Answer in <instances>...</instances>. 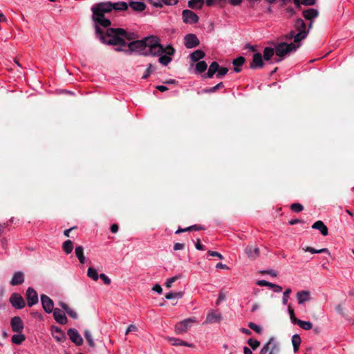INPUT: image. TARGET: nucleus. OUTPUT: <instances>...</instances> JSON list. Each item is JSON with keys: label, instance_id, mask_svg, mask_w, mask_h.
Masks as SVG:
<instances>
[{"label": "nucleus", "instance_id": "obj_31", "mask_svg": "<svg viewBox=\"0 0 354 354\" xmlns=\"http://www.w3.org/2000/svg\"><path fill=\"white\" fill-rule=\"evenodd\" d=\"M274 49L270 47H266L264 49L263 51V59L266 61H268L270 59V58L274 55Z\"/></svg>", "mask_w": 354, "mask_h": 354}, {"label": "nucleus", "instance_id": "obj_18", "mask_svg": "<svg viewBox=\"0 0 354 354\" xmlns=\"http://www.w3.org/2000/svg\"><path fill=\"white\" fill-rule=\"evenodd\" d=\"M24 281V275L21 272H16L10 281L12 286H17L23 283Z\"/></svg>", "mask_w": 354, "mask_h": 354}, {"label": "nucleus", "instance_id": "obj_59", "mask_svg": "<svg viewBox=\"0 0 354 354\" xmlns=\"http://www.w3.org/2000/svg\"><path fill=\"white\" fill-rule=\"evenodd\" d=\"M304 5L313 6L315 3V0H301Z\"/></svg>", "mask_w": 354, "mask_h": 354}, {"label": "nucleus", "instance_id": "obj_25", "mask_svg": "<svg viewBox=\"0 0 354 354\" xmlns=\"http://www.w3.org/2000/svg\"><path fill=\"white\" fill-rule=\"evenodd\" d=\"M207 6H218L224 8L226 5V0H205Z\"/></svg>", "mask_w": 354, "mask_h": 354}, {"label": "nucleus", "instance_id": "obj_20", "mask_svg": "<svg viewBox=\"0 0 354 354\" xmlns=\"http://www.w3.org/2000/svg\"><path fill=\"white\" fill-rule=\"evenodd\" d=\"M168 341L174 346H184L187 347H193L194 345L183 340L174 337H167Z\"/></svg>", "mask_w": 354, "mask_h": 354}, {"label": "nucleus", "instance_id": "obj_39", "mask_svg": "<svg viewBox=\"0 0 354 354\" xmlns=\"http://www.w3.org/2000/svg\"><path fill=\"white\" fill-rule=\"evenodd\" d=\"M248 327L259 334L262 332V328L253 322H249Z\"/></svg>", "mask_w": 354, "mask_h": 354}, {"label": "nucleus", "instance_id": "obj_9", "mask_svg": "<svg viewBox=\"0 0 354 354\" xmlns=\"http://www.w3.org/2000/svg\"><path fill=\"white\" fill-rule=\"evenodd\" d=\"M26 296L29 307L32 306L38 302L37 293L32 288L30 287L27 289Z\"/></svg>", "mask_w": 354, "mask_h": 354}, {"label": "nucleus", "instance_id": "obj_15", "mask_svg": "<svg viewBox=\"0 0 354 354\" xmlns=\"http://www.w3.org/2000/svg\"><path fill=\"white\" fill-rule=\"evenodd\" d=\"M297 299L299 305L311 299L310 293L308 290H301L297 293Z\"/></svg>", "mask_w": 354, "mask_h": 354}, {"label": "nucleus", "instance_id": "obj_28", "mask_svg": "<svg viewBox=\"0 0 354 354\" xmlns=\"http://www.w3.org/2000/svg\"><path fill=\"white\" fill-rule=\"evenodd\" d=\"M171 55H168L166 53H162L161 55H158L160 57L158 59L159 62L164 66H167L171 61Z\"/></svg>", "mask_w": 354, "mask_h": 354}, {"label": "nucleus", "instance_id": "obj_53", "mask_svg": "<svg viewBox=\"0 0 354 354\" xmlns=\"http://www.w3.org/2000/svg\"><path fill=\"white\" fill-rule=\"evenodd\" d=\"M137 330H138V328L135 325L131 324L128 326V328L125 332V334L127 335L130 332L137 331Z\"/></svg>", "mask_w": 354, "mask_h": 354}, {"label": "nucleus", "instance_id": "obj_7", "mask_svg": "<svg viewBox=\"0 0 354 354\" xmlns=\"http://www.w3.org/2000/svg\"><path fill=\"white\" fill-rule=\"evenodd\" d=\"M185 46L187 48H193L200 44V41L194 34H187L184 37Z\"/></svg>", "mask_w": 354, "mask_h": 354}, {"label": "nucleus", "instance_id": "obj_10", "mask_svg": "<svg viewBox=\"0 0 354 354\" xmlns=\"http://www.w3.org/2000/svg\"><path fill=\"white\" fill-rule=\"evenodd\" d=\"M41 301L42 307L46 313H50L53 310L54 304L49 297L45 295H41Z\"/></svg>", "mask_w": 354, "mask_h": 354}, {"label": "nucleus", "instance_id": "obj_4", "mask_svg": "<svg viewBox=\"0 0 354 354\" xmlns=\"http://www.w3.org/2000/svg\"><path fill=\"white\" fill-rule=\"evenodd\" d=\"M197 323V319L195 317H189L178 322L175 326V332L176 334H183L192 327V326Z\"/></svg>", "mask_w": 354, "mask_h": 354}, {"label": "nucleus", "instance_id": "obj_2", "mask_svg": "<svg viewBox=\"0 0 354 354\" xmlns=\"http://www.w3.org/2000/svg\"><path fill=\"white\" fill-rule=\"evenodd\" d=\"M128 50L125 52H137L144 55H160L162 53L174 55V48L171 46L164 48L159 43V39L155 36L147 37L140 40L132 41L128 44Z\"/></svg>", "mask_w": 354, "mask_h": 354}, {"label": "nucleus", "instance_id": "obj_22", "mask_svg": "<svg viewBox=\"0 0 354 354\" xmlns=\"http://www.w3.org/2000/svg\"><path fill=\"white\" fill-rule=\"evenodd\" d=\"M269 353L268 354H278L279 352V344L274 341V338H270L268 341Z\"/></svg>", "mask_w": 354, "mask_h": 354}, {"label": "nucleus", "instance_id": "obj_17", "mask_svg": "<svg viewBox=\"0 0 354 354\" xmlns=\"http://www.w3.org/2000/svg\"><path fill=\"white\" fill-rule=\"evenodd\" d=\"M312 228L319 230L323 236H327L328 234L327 226L322 221H317L314 223Z\"/></svg>", "mask_w": 354, "mask_h": 354}, {"label": "nucleus", "instance_id": "obj_46", "mask_svg": "<svg viewBox=\"0 0 354 354\" xmlns=\"http://www.w3.org/2000/svg\"><path fill=\"white\" fill-rule=\"evenodd\" d=\"M178 279V276H174L173 277L168 279L165 283L166 287L169 288H171L172 283L174 282H175Z\"/></svg>", "mask_w": 354, "mask_h": 354}, {"label": "nucleus", "instance_id": "obj_56", "mask_svg": "<svg viewBox=\"0 0 354 354\" xmlns=\"http://www.w3.org/2000/svg\"><path fill=\"white\" fill-rule=\"evenodd\" d=\"M268 352H269L268 342L263 346V347L261 348L259 354H267Z\"/></svg>", "mask_w": 354, "mask_h": 354}, {"label": "nucleus", "instance_id": "obj_16", "mask_svg": "<svg viewBox=\"0 0 354 354\" xmlns=\"http://www.w3.org/2000/svg\"><path fill=\"white\" fill-rule=\"evenodd\" d=\"M263 66L262 55L259 53L253 55L252 61L250 64L251 68H261Z\"/></svg>", "mask_w": 354, "mask_h": 354}, {"label": "nucleus", "instance_id": "obj_41", "mask_svg": "<svg viewBox=\"0 0 354 354\" xmlns=\"http://www.w3.org/2000/svg\"><path fill=\"white\" fill-rule=\"evenodd\" d=\"M292 290L290 288H287L284 292H283V300H282V302H283V305H287L288 304V297H289V295L291 293Z\"/></svg>", "mask_w": 354, "mask_h": 354}, {"label": "nucleus", "instance_id": "obj_63", "mask_svg": "<svg viewBox=\"0 0 354 354\" xmlns=\"http://www.w3.org/2000/svg\"><path fill=\"white\" fill-rule=\"evenodd\" d=\"M111 231L113 233H116V232L118 231V225H116V224H113V225L111 226Z\"/></svg>", "mask_w": 354, "mask_h": 354}, {"label": "nucleus", "instance_id": "obj_21", "mask_svg": "<svg viewBox=\"0 0 354 354\" xmlns=\"http://www.w3.org/2000/svg\"><path fill=\"white\" fill-rule=\"evenodd\" d=\"M205 56V53L202 50H196L189 55V57L192 62H196L203 59Z\"/></svg>", "mask_w": 354, "mask_h": 354}, {"label": "nucleus", "instance_id": "obj_34", "mask_svg": "<svg viewBox=\"0 0 354 354\" xmlns=\"http://www.w3.org/2000/svg\"><path fill=\"white\" fill-rule=\"evenodd\" d=\"M306 252H309L312 254H319V253H328L330 254L327 248H322L320 250H316L312 247H307L304 249Z\"/></svg>", "mask_w": 354, "mask_h": 354}, {"label": "nucleus", "instance_id": "obj_42", "mask_svg": "<svg viewBox=\"0 0 354 354\" xmlns=\"http://www.w3.org/2000/svg\"><path fill=\"white\" fill-rule=\"evenodd\" d=\"M291 209L295 212H301L304 209V207L300 203H292L290 206Z\"/></svg>", "mask_w": 354, "mask_h": 354}, {"label": "nucleus", "instance_id": "obj_14", "mask_svg": "<svg viewBox=\"0 0 354 354\" xmlns=\"http://www.w3.org/2000/svg\"><path fill=\"white\" fill-rule=\"evenodd\" d=\"M53 316L57 322L60 324H66L67 323V317L65 313L59 308L54 309Z\"/></svg>", "mask_w": 354, "mask_h": 354}, {"label": "nucleus", "instance_id": "obj_48", "mask_svg": "<svg viewBox=\"0 0 354 354\" xmlns=\"http://www.w3.org/2000/svg\"><path fill=\"white\" fill-rule=\"evenodd\" d=\"M207 254L212 257H216L220 259H223V258H224L223 256L221 253L216 252V251L209 250L207 252Z\"/></svg>", "mask_w": 354, "mask_h": 354}, {"label": "nucleus", "instance_id": "obj_19", "mask_svg": "<svg viewBox=\"0 0 354 354\" xmlns=\"http://www.w3.org/2000/svg\"><path fill=\"white\" fill-rule=\"evenodd\" d=\"M128 6L136 12H142L146 8V5L142 1H130Z\"/></svg>", "mask_w": 354, "mask_h": 354}, {"label": "nucleus", "instance_id": "obj_1", "mask_svg": "<svg viewBox=\"0 0 354 354\" xmlns=\"http://www.w3.org/2000/svg\"><path fill=\"white\" fill-rule=\"evenodd\" d=\"M128 7L127 3L124 1L100 2L91 7L95 34L102 43L112 46H125L127 41H131L134 39L133 33L127 32L122 28H107L111 23L106 15L112 10L117 12L127 10Z\"/></svg>", "mask_w": 354, "mask_h": 354}, {"label": "nucleus", "instance_id": "obj_51", "mask_svg": "<svg viewBox=\"0 0 354 354\" xmlns=\"http://www.w3.org/2000/svg\"><path fill=\"white\" fill-rule=\"evenodd\" d=\"M154 68L151 64H149L145 73L142 76V79H146L148 77V76L150 75L152 71H153Z\"/></svg>", "mask_w": 354, "mask_h": 354}, {"label": "nucleus", "instance_id": "obj_32", "mask_svg": "<svg viewBox=\"0 0 354 354\" xmlns=\"http://www.w3.org/2000/svg\"><path fill=\"white\" fill-rule=\"evenodd\" d=\"M87 276L94 281H97L99 279V274L95 268L90 267L87 270Z\"/></svg>", "mask_w": 354, "mask_h": 354}, {"label": "nucleus", "instance_id": "obj_27", "mask_svg": "<svg viewBox=\"0 0 354 354\" xmlns=\"http://www.w3.org/2000/svg\"><path fill=\"white\" fill-rule=\"evenodd\" d=\"M245 62L243 57H239L233 60V65L234 66V71L236 73L241 71L240 66H241Z\"/></svg>", "mask_w": 354, "mask_h": 354}, {"label": "nucleus", "instance_id": "obj_55", "mask_svg": "<svg viewBox=\"0 0 354 354\" xmlns=\"http://www.w3.org/2000/svg\"><path fill=\"white\" fill-rule=\"evenodd\" d=\"M66 313L73 319L77 318V314L76 313V312L70 308L67 309Z\"/></svg>", "mask_w": 354, "mask_h": 354}, {"label": "nucleus", "instance_id": "obj_6", "mask_svg": "<svg viewBox=\"0 0 354 354\" xmlns=\"http://www.w3.org/2000/svg\"><path fill=\"white\" fill-rule=\"evenodd\" d=\"M10 326L12 330L17 333H22L24 328V322L21 317L18 316H15L11 319Z\"/></svg>", "mask_w": 354, "mask_h": 354}, {"label": "nucleus", "instance_id": "obj_64", "mask_svg": "<svg viewBox=\"0 0 354 354\" xmlns=\"http://www.w3.org/2000/svg\"><path fill=\"white\" fill-rule=\"evenodd\" d=\"M214 74H215L214 72H213V71H210L209 69H208V71L205 75V77H207V78H212L214 76Z\"/></svg>", "mask_w": 354, "mask_h": 354}, {"label": "nucleus", "instance_id": "obj_45", "mask_svg": "<svg viewBox=\"0 0 354 354\" xmlns=\"http://www.w3.org/2000/svg\"><path fill=\"white\" fill-rule=\"evenodd\" d=\"M227 72H228V68H226V67H220L219 66V69L218 71L216 76L218 77H222L224 75H225Z\"/></svg>", "mask_w": 354, "mask_h": 354}, {"label": "nucleus", "instance_id": "obj_60", "mask_svg": "<svg viewBox=\"0 0 354 354\" xmlns=\"http://www.w3.org/2000/svg\"><path fill=\"white\" fill-rule=\"evenodd\" d=\"M216 268L217 269H224V270H228L229 269V267L227 265L223 264L222 263H218L216 265Z\"/></svg>", "mask_w": 354, "mask_h": 354}, {"label": "nucleus", "instance_id": "obj_12", "mask_svg": "<svg viewBox=\"0 0 354 354\" xmlns=\"http://www.w3.org/2000/svg\"><path fill=\"white\" fill-rule=\"evenodd\" d=\"M222 319V315L220 313L215 310L209 311L206 317L204 324H212L219 322Z\"/></svg>", "mask_w": 354, "mask_h": 354}, {"label": "nucleus", "instance_id": "obj_47", "mask_svg": "<svg viewBox=\"0 0 354 354\" xmlns=\"http://www.w3.org/2000/svg\"><path fill=\"white\" fill-rule=\"evenodd\" d=\"M209 69L213 72H214L215 73L217 72L218 73V71L219 69V65L216 62H213L209 67Z\"/></svg>", "mask_w": 354, "mask_h": 354}, {"label": "nucleus", "instance_id": "obj_5", "mask_svg": "<svg viewBox=\"0 0 354 354\" xmlns=\"http://www.w3.org/2000/svg\"><path fill=\"white\" fill-rule=\"evenodd\" d=\"M183 21L187 24H193L198 21V16L190 10H184L182 12Z\"/></svg>", "mask_w": 354, "mask_h": 354}, {"label": "nucleus", "instance_id": "obj_37", "mask_svg": "<svg viewBox=\"0 0 354 354\" xmlns=\"http://www.w3.org/2000/svg\"><path fill=\"white\" fill-rule=\"evenodd\" d=\"M84 337L91 347H95V342L92 335L88 330H85L84 332Z\"/></svg>", "mask_w": 354, "mask_h": 354}, {"label": "nucleus", "instance_id": "obj_23", "mask_svg": "<svg viewBox=\"0 0 354 354\" xmlns=\"http://www.w3.org/2000/svg\"><path fill=\"white\" fill-rule=\"evenodd\" d=\"M75 253L76 257H77L80 263L84 264L86 262V258L84 255V248L82 246L79 245L75 248Z\"/></svg>", "mask_w": 354, "mask_h": 354}, {"label": "nucleus", "instance_id": "obj_30", "mask_svg": "<svg viewBox=\"0 0 354 354\" xmlns=\"http://www.w3.org/2000/svg\"><path fill=\"white\" fill-rule=\"evenodd\" d=\"M301 337L299 335L295 334L292 337V344L295 352H297L299 345L301 344Z\"/></svg>", "mask_w": 354, "mask_h": 354}, {"label": "nucleus", "instance_id": "obj_62", "mask_svg": "<svg viewBox=\"0 0 354 354\" xmlns=\"http://www.w3.org/2000/svg\"><path fill=\"white\" fill-rule=\"evenodd\" d=\"M257 284L261 286H268V282L266 280H259L257 282Z\"/></svg>", "mask_w": 354, "mask_h": 354}, {"label": "nucleus", "instance_id": "obj_26", "mask_svg": "<svg viewBox=\"0 0 354 354\" xmlns=\"http://www.w3.org/2000/svg\"><path fill=\"white\" fill-rule=\"evenodd\" d=\"M204 3V0H189L188 1V6L192 9H201Z\"/></svg>", "mask_w": 354, "mask_h": 354}, {"label": "nucleus", "instance_id": "obj_57", "mask_svg": "<svg viewBox=\"0 0 354 354\" xmlns=\"http://www.w3.org/2000/svg\"><path fill=\"white\" fill-rule=\"evenodd\" d=\"M152 290L155 292H157L159 294H161L162 292V289L159 284H156L153 286Z\"/></svg>", "mask_w": 354, "mask_h": 354}, {"label": "nucleus", "instance_id": "obj_11", "mask_svg": "<svg viewBox=\"0 0 354 354\" xmlns=\"http://www.w3.org/2000/svg\"><path fill=\"white\" fill-rule=\"evenodd\" d=\"M68 335L70 339L76 345L80 346L83 344V339L76 329L69 328L68 330Z\"/></svg>", "mask_w": 354, "mask_h": 354}, {"label": "nucleus", "instance_id": "obj_36", "mask_svg": "<svg viewBox=\"0 0 354 354\" xmlns=\"http://www.w3.org/2000/svg\"><path fill=\"white\" fill-rule=\"evenodd\" d=\"M297 324L306 330H310L313 328V324L310 322L308 321L299 320L297 321Z\"/></svg>", "mask_w": 354, "mask_h": 354}, {"label": "nucleus", "instance_id": "obj_61", "mask_svg": "<svg viewBox=\"0 0 354 354\" xmlns=\"http://www.w3.org/2000/svg\"><path fill=\"white\" fill-rule=\"evenodd\" d=\"M195 247L198 250H204V246H203V245H202L201 243L200 239H198L197 242L195 244Z\"/></svg>", "mask_w": 354, "mask_h": 354}, {"label": "nucleus", "instance_id": "obj_49", "mask_svg": "<svg viewBox=\"0 0 354 354\" xmlns=\"http://www.w3.org/2000/svg\"><path fill=\"white\" fill-rule=\"evenodd\" d=\"M99 278H100L106 285H109L111 283V279L105 274H100Z\"/></svg>", "mask_w": 354, "mask_h": 354}, {"label": "nucleus", "instance_id": "obj_58", "mask_svg": "<svg viewBox=\"0 0 354 354\" xmlns=\"http://www.w3.org/2000/svg\"><path fill=\"white\" fill-rule=\"evenodd\" d=\"M184 247H185V245L183 243H176L174 246V250H183L184 248Z\"/></svg>", "mask_w": 354, "mask_h": 354}, {"label": "nucleus", "instance_id": "obj_35", "mask_svg": "<svg viewBox=\"0 0 354 354\" xmlns=\"http://www.w3.org/2000/svg\"><path fill=\"white\" fill-rule=\"evenodd\" d=\"M207 68V65L205 61H199L196 64V71L198 73H203L204 71H206Z\"/></svg>", "mask_w": 354, "mask_h": 354}, {"label": "nucleus", "instance_id": "obj_43", "mask_svg": "<svg viewBox=\"0 0 354 354\" xmlns=\"http://www.w3.org/2000/svg\"><path fill=\"white\" fill-rule=\"evenodd\" d=\"M288 313L292 322L294 324H297V321H299L300 319L296 318L294 310L291 308L290 306H288Z\"/></svg>", "mask_w": 354, "mask_h": 354}, {"label": "nucleus", "instance_id": "obj_8", "mask_svg": "<svg viewBox=\"0 0 354 354\" xmlns=\"http://www.w3.org/2000/svg\"><path fill=\"white\" fill-rule=\"evenodd\" d=\"M10 302L17 309L23 308L26 304L24 298L17 293H12L10 298Z\"/></svg>", "mask_w": 354, "mask_h": 354}, {"label": "nucleus", "instance_id": "obj_33", "mask_svg": "<svg viewBox=\"0 0 354 354\" xmlns=\"http://www.w3.org/2000/svg\"><path fill=\"white\" fill-rule=\"evenodd\" d=\"M62 247H63V250H64L66 254H68L73 251V242L71 240H67L64 242Z\"/></svg>", "mask_w": 354, "mask_h": 354}, {"label": "nucleus", "instance_id": "obj_29", "mask_svg": "<svg viewBox=\"0 0 354 354\" xmlns=\"http://www.w3.org/2000/svg\"><path fill=\"white\" fill-rule=\"evenodd\" d=\"M25 339L26 337L24 335L22 334V333L15 334L12 335L11 338L12 342L17 345L21 344Z\"/></svg>", "mask_w": 354, "mask_h": 354}, {"label": "nucleus", "instance_id": "obj_44", "mask_svg": "<svg viewBox=\"0 0 354 354\" xmlns=\"http://www.w3.org/2000/svg\"><path fill=\"white\" fill-rule=\"evenodd\" d=\"M248 344L252 349H256L260 345V342L258 340H254L252 339H249L248 340Z\"/></svg>", "mask_w": 354, "mask_h": 354}, {"label": "nucleus", "instance_id": "obj_50", "mask_svg": "<svg viewBox=\"0 0 354 354\" xmlns=\"http://www.w3.org/2000/svg\"><path fill=\"white\" fill-rule=\"evenodd\" d=\"M192 230H204V227H203L201 225H192V226H190V227L185 228L183 230V231H190Z\"/></svg>", "mask_w": 354, "mask_h": 354}, {"label": "nucleus", "instance_id": "obj_52", "mask_svg": "<svg viewBox=\"0 0 354 354\" xmlns=\"http://www.w3.org/2000/svg\"><path fill=\"white\" fill-rule=\"evenodd\" d=\"M232 6H239L243 2V0H226Z\"/></svg>", "mask_w": 354, "mask_h": 354}, {"label": "nucleus", "instance_id": "obj_40", "mask_svg": "<svg viewBox=\"0 0 354 354\" xmlns=\"http://www.w3.org/2000/svg\"><path fill=\"white\" fill-rule=\"evenodd\" d=\"M183 297L182 292H168L165 295L167 299H172L175 298H180Z\"/></svg>", "mask_w": 354, "mask_h": 354}, {"label": "nucleus", "instance_id": "obj_54", "mask_svg": "<svg viewBox=\"0 0 354 354\" xmlns=\"http://www.w3.org/2000/svg\"><path fill=\"white\" fill-rule=\"evenodd\" d=\"M165 5L174 6L178 3V0H161Z\"/></svg>", "mask_w": 354, "mask_h": 354}, {"label": "nucleus", "instance_id": "obj_38", "mask_svg": "<svg viewBox=\"0 0 354 354\" xmlns=\"http://www.w3.org/2000/svg\"><path fill=\"white\" fill-rule=\"evenodd\" d=\"M223 87H224V85H223V82H220L213 87L204 89L203 91V92L205 93H214L217 90L221 89Z\"/></svg>", "mask_w": 354, "mask_h": 354}, {"label": "nucleus", "instance_id": "obj_3", "mask_svg": "<svg viewBox=\"0 0 354 354\" xmlns=\"http://www.w3.org/2000/svg\"><path fill=\"white\" fill-rule=\"evenodd\" d=\"M295 26L298 32L295 34L294 31H291L288 36L289 39L294 38L295 43L281 42L274 48L276 55L280 57L276 60L277 62L281 61L288 53L295 51L300 46L299 43L308 35L309 29L312 27V22L310 23L308 30L304 21L301 19H297Z\"/></svg>", "mask_w": 354, "mask_h": 354}, {"label": "nucleus", "instance_id": "obj_13", "mask_svg": "<svg viewBox=\"0 0 354 354\" xmlns=\"http://www.w3.org/2000/svg\"><path fill=\"white\" fill-rule=\"evenodd\" d=\"M245 252L249 258L254 259L259 254V248L256 245H249L245 248Z\"/></svg>", "mask_w": 354, "mask_h": 354}, {"label": "nucleus", "instance_id": "obj_24", "mask_svg": "<svg viewBox=\"0 0 354 354\" xmlns=\"http://www.w3.org/2000/svg\"><path fill=\"white\" fill-rule=\"evenodd\" d=\"M318 15V11L315 9L310 8L306 10L303 12V16L304 18L308 20H311Z\"/></svg>", "mask_w": 354, "mask_h": 354}]
</instances>
